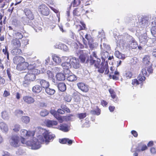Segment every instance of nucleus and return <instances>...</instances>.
Returning <instances> with one entry per match:
<instances>
[{
	"label": "nucleus",
	"instance_id": "f257e3e1",
	"mask_svg": "<svg viewBox=\"0 0 156 156\" xmlns=\"http://www.w3.org/2000/svg\"><path fill=\"white\" fill-rule=\"evenodd\" d=\"M45 143V140L42 135L37 136V138H34L31 140L28 141L26 144L32 149H37L41 147V144Z\"/></svg>",
	"mask_w": 156,
	"mask_h": 156
},
{
	"label": "nucleus",
	"instance_id": "f03ea898",
	"mask_svg": "<svg viewBox=\"0 0 156 156\" xmlns=\"http://www.w3.org/2000/svg\"><path fill=\"white\" fill-rule=\"evenodd\" d=\"M36 132L39 134H43V137L45 140V143L46 144H48L49 142L52 141L55 136L54 135L41 127L37 128L36 129Z\"/></svg>",
	"mask_w": 156,
	"mask_h": 156
},
{
	"label": "nucleus",
	"instance_id": "7ed1b4c3",
	"mask_svg": "<svg viewBox=\"0 0 156 156\" xmlns=\"http://www.w3.org/2000/svg\"><path fill=\"white\" fill-rule=\"evenodd\" d=\"M71 58V57L66 56H63L62 57V60L63 62L62 64V66L64 69V72L66 76V75L70 72L69 69L71 67L70 63Z\"/></svg>",
	"mask_w": 156,
	"mask_h": 156
},
{
	"label": "nucleus",
	"instance_id": "20e7f679",
	"mask_svg": "<svg viewBox=\"0 0 156 156\" xmlns=\"http://www.w3.org/2000/svg\"><path fill=\"white\" fill-rule=\"evenodd\" d=\"M40 71L36 69H29L27 74L25 76V79L29 81H33L35 79V75L39 74Z\"/></svg>",
	"mask_w": 156,
	"mask_h": 156
},
{
	"label": "nucleus",
	"instance_id": "39448f33",
	"mask_svg": "<svg viewBox=\"0 0 156 156\" xmlns=\"http://www.w3.org/2000/svg\"><path fill=\"white\" fill-rule=\"evenodd\" d=\"M10 145L13 147H17L20 145L19 137L17 136H12L9 140Z\"/></svg>",
	"mask_w": 156,
	"mask_h": 156
},
{
	"label": "nucleus",
	"instance_id": "423d86ee",
	"mask_svg": "<svg viewBox=\"0 0 156 156\" xmlns=\"http://www.w3.org/2000/svg\"><path fill=\"white\" fill-rule=\"evenodd\" d=\"M35 132L34 131H28L25 129H21L20 131V137H25L27 139L29 137L34 136Z\"/></svg>",
	"mask_w": 156,
	"mask_h": 156
},
{
	"label": "nucleus",
	"instance_id": "0eeeda50",
	"mask_svg": "<svg viewBox=\"0 0 156 156\" xmlns=\"http://www.w3.org/2000/svg\"><path fill=\"white\" fill-rule=\"evenodd\" d=\"M153 69L152 68L151 65L149 66H145L141 70L142 75L144 76H148L150 73H152Z\"/></svg>",
	"mask_w": 156,
	"mask_h": 156
},
{
	"label": "nucleus",
	"instance_id": "6e6552de",
	"mask_svg": "<svg viewBox=\"0 0 156 156\" xmlns=\"http://www.w3.org/2000/svg\"><path fill=\"white\" fill-rule=\"evenodd\" d=\"M39 10L43 15L48 16L49 14L48 8L45 5L42 4L39 6Z\"/></svg>",
	"mask_w": 156,
	"mask_h": 156
},
{
	"label": "nucleus",
	"instance_id": "1a4fd4ad",
	"mask_svg": "<svg viewBox=\"0 0 156 156\" xmlns=\"http://www.w3.org/2000/svg\"><path fill=\"white\" fill-rule=\"evenodd\" d=\"M90 63L91 65L94 64V66L98 68L101 67V66L102 65V63L100 65V63L101 62V60L100 59L97 58V60H95L92 57V56L91 55L90 57Z\"/></svg>",
	"mask_w": 156,
	"mask_h": 156
},
{
	"label": "nucleus",
	"instance_id": "9d476101",
	"mask_svg": "<svg viewBox=\"0 0 156 156\" xmlns=\"http://www.w3.org/2000/svg\"><path fill=\"white\" fill-rule=\"evenodd\" d=\"M69 57H71L70 63L71 66H72L74 68L76 69L78 68L80 66V64L78 59L71 56H69Z\"/></svg>",
	"mask_w": 156,
	"mask_h": 156
},
{
	"label": "nucleus",
	"instance_id": "9b49d317",
	"mask_svg": "<svg viewBox=\"0 0 156 156\" xmlns=\"http://www.w3.org/2000/svg\"><path fill=\"white\" fill-rule=\"evenodd\" d=\"M105 39L104 37L103 39H101V44L100 45L101 51H108L110 50V47L108 45L105 43Z\"/></svg>",
	"mask_w": 156,
	"mask_h": 156
},
{
	"label": "nucleus",
	"instance_id": "f8f14e48",
	"mask_svg": "<svg viewBox=\"0 0 156 156\" xmlns=\"http://www.w3.org/2000/svg\"><path fill=\"white\" fill-rule=\"evenodd\" d=\"M30 65L27 62H24L20 64H18L16 66V69L19 71L25 70L27 69H29Z\"/></svg>",
	"mask_w": 156,
	"mask_h": 156
},
{
	"label": "nucleus",
	"instance_id": "ddd939ff",
	"mask_svg": "<svg viewBox=\"0 0 156 156\" xmlns=\"http://www.w3.org/2000/svg\"><path fill=\"white\" fill-rule=\"evenodd\" d=\"M105 63V62L104 63L102 62V65L101 66V67L98 69V72L101 73H103L105 70V74H108L109 72L108 64V63H106L104 65Z\"/></svg>",
	"mask_w": 156,
	"mask_h": 156
},
{
	"label": "nucleus",
	"instance_id": "4468645a",
	"mask_svg": "<svg viewBox=\"0 0 156 156\" xmlns=\"http://www.w3.org/2000/svg\"><path fill=\"white\" fill-rule=\"evenodd\" d=\"M11 44L13 48H19L21 45L20 41L16 39H13L11 40Z\"/></svg>",
	"mask_w": 156,
	"mask_h": 156
},
{
	"label": "nucleus",
	"instance_id": "2eb2a0df",
	"mask_svg": "<svg viewBox=\"0 0 156 156\" xmlns=\"http://www.w3.org/2000/svg\"><path fill=\"white\" fill-rule=\"evenodd\" d=\"M77 85L78 88L83 92H86L88 90V86L83 83H78Z\"/></svg>",
	"mask_w": 156,
	"mask_h": 156
},
{
	"label": "nucleus",
	"instance_id": "dca6fc26",
	"mask_svg": "<svg viewBox=\"0 0 156 156\" xmlns=\"http://www.w3.org/2000/svg\"><path fill=\"white\" fill-rule=\"evenodd\" d=\"M148 18L147 17L142 18L139 23V24L140 27L143 28L147 27L148 24Z\"/></svg>",
	"mask_w": 156,
	"mask_h": 156
},
{
	"label": "nucleus",
	"instance_id": "f3484780",
	"mask_svg": "<svg viewBox=\"0 0 156 156\" xmlns=\"http://www.w3.org/2000/svg\"><path fill=\"white\" fill-rule=\"evenodd\" d=\"M139 39L141 45L142 46H144L147 44L148 41L147 37L145 34L140 36L139 37Z\"/></svg>",
	"mask_w": 156,
	"mask_h": 156
},
{
	"label": "nucleus",
	"instance_id": "a211bd4d",
	"mask_svg": "<svg viewBox=\"0 0 156 156\" xmlns=\"http://www.w3.org/2000/svg\"><path fill=\"white\" fill-rule=\"evenodd\" d=\"M0 129L2 132L5 133H7L9 130L8 126L3 122H0Z\"/></svg>",
	"mask_w": 156,
	"mask_h": 156
},
{
	"label": "nucleus",
	"instance_id": "6ab92c4d",
	"mask_svg": "<svg viewBox=\"0 0 156 156\" xmlns=\"http://www.w3.org/2000/svg\"><path fill=\"white\" fill-rule=\"evenodd\" d=\"M25 61L24 59L21 56H16L13 58V62L14 64L18 65V64H20Z\"/></svg>",
	"mask_w": 156,
	"mask_h": 156
},
{
	"label": "nucleus",
	"instance_id": "aec40b11",
	"mask_svg": "<svg viewBox=\"0 0 156 156\" xmlns=\"http://www.w3.org/2000/svg\"><path fill=\"white\" fill-rule=\"evenodd\" d=\"M23 99L25 102L28 104L33 103L35 101V100L34 98L29 96H24Z\"/></svg>",
	"mask_w": 156,
	"mask_h": 156
},
{
	"label": "nucleus",
	"instance_id": "412c9836",
	"mask_svg": "<svg viewBox=\"0 0 156 156\" xmlns=\"http://www.w3.org/2000/svg\"><path fill=\"white\" fill-rule=\"evenodd\" d=\"M137 47L136 42L134 40L130 41L128 44H127L126 47H128L130 49H135Z\"/></svg>",
	"mask_w": 156,
	"mask_h": 156
},
{
	"label": "nucleus",
	"instance_id": "4be33fe9",
	"mask_svg": "<svg viewBox=\"0 0 156 156\" xmlns=\"http://www.w3.org/2000/svg\"><path fill=\"white\" fill-rule=\"evenodd\" d=\"M79 55V58L82 62H83L85 61V59L87 58V55L83 52V50L80 51L79 53L78 54Z\"/></svg>",
	"mask_w": 156,
	"mask_h": 156
},
{
	"label": "nucleus",
	"instance_id": "5701e85b",
	"mask_svg": "<svg viewBox=\"0 0 156 156\" xmlns=\"http://www.w3.org/2000/svg\"><path fill=\"white\" fill-rule=\"evenodd\" d=\"M1 115L2 119L5 120H7L10 117V113L9 111L4 110L2 112Z\"/></svg>",
	"mask_w": 156,
	"mask_h": 156
},
{
	"label": "nucleus",
	"instance_id": "b1692460",
	"mask_svg": "<svg viewBox=\"0 0 156 156\" xmlns=\"http://www.w3.org/2000/svg\"><path fill=\"white\" fill-rule=\"evenodd\" d=\"M24 12L27 17L30 20H32L34 18V16L31 11L28 9H24Z\"/></svg>",
	"mask_w": 156,
	"mask_h": 156
},
{
	"label": "nucleus",
	"instance_id": "393cba45",
	"mask_svg": "<svg viewBox=\"0 0 156 156\" xmlns=\"http://www.w3.org/2000/svg\"><path fill=\"white\" fill-rule=\"evenodd\" d=\"M52 59L56 65H59L61 63V59L57 55L54 54L52 55Z\"/></svg>",
	"mask_w": 156,
	"mask_h": 156
},
{
	"label": "nucleus",
	"instance_id": "a878e982",
	"mask_svg": "<svg viewBox=\"0 0 156 156\" xmlns=\"http://www.w3.org/2000/svg\"><path fill=\"white\" fill-rule=\"evenodd\" d=\"M69 127L66 124H62L58 127V129L64 132H67L69 130Z\"/></svg>",
	"mask_w": 156,
	"mask_h": 156
},
{
	"label": "nucleus",
	"instance_id": "bb28decb",
	"mask_svg": "<svg viewBox=\"0 0 156 156\" xmlns=\"http://www.w3.org/2000/svg\"><path fill=\"white\" fill-rule=\"evenodd\" d=\"M117 46H119L121 48H124V47H126L127 44L123 40H118L117 41Z\"/></svg>",
	"mask_w": 156,
	"mask_h": 156
},
{
	"label": "nucleus",
	"instance_id": "cd10ccee",
	"mask_svg": "<svg viewBox=\"0 0 156 156\" xmlns=\"http://www.w3.org/2000/svg\"><path fill=\"white\" fill-rule=\"evenodd\" d=\"M41 64L40 61L38 60L34 62V63L30 65L29 68L30 69H35V68L41 66Z\"/></svg>",
	"mask_w": 156,
	"mask_h": 156
},
{
	"label": "nucleus",
	"instance_id": "c85d7f7f",
	"mask_svg": "<svg viewBox=\"0 0 156 156\" xmlns=\"http://www.w3.org/2000/svg\"><path fill=\"white\" fill-rule=\"evenodd\" d=\"M40 82L41 87L45 89L49 86L50 85L49 82L44 80H40Z\"/></svg>",
	"mask_w": 156,
	"mask_h": 156
},
{
	"label": "nucleus",
	"instance_id": "c756f323",
	"mask_svg": "<svg viewBox=\"0 0 156 156\" xmlns=\"http://www.w3.org/2000/svg\"><path fill=\"white\" fill-rule=\"evenodd\" d=\"M115 55L117 58L122 60L126 58V56L125 54H122L117 50L115 51Z\"/></svg>",
	"mask_w": 156,
	"mask_h": 156
},
{
	"label": "nucleus",
	"instance_id": "7c9ffc66",
	"mask_svg": "<svg viewBox=\"0 0 156 156\" xmlns=\"http://www.w3.org/2000/svg\"><path fill=\"white\" fill-rule=\"evenodd\" d=\"M30 120V118L28 116H23L20 118V120L23 123L27 124L29 122Z\"/></svg>",
	"mask_w": 156,
	"mask_h": 156
},
{
	"label": "nucleus",
	"instance_id": "2f4dec72",
	"mask_svg": "<svg viewBox=\"0 0 156 156\" xmlns=\"http://www.w3.org/2000/svg\"><path fill=\"white\" fill-rule=\"evenodd\" d=\"M42 88L39 85H36L32 88V91L35 93H39L41 91Z\"/></svg>",
	"mask_w": 156,
	"mask_h": 156
},
{
	"label": "nucleus",
	"instance_id": "473e14b6",
	"mask_svg": "<svg viewBox=\"0 0 156 156\" xmlns=\"http://www.w3.org/2000/svg\"><path fill=\"white\" fill-rule=\"evenodd\" d=\"M65 76L64 73H59L56 75L57 79L59 81H63L65 79Z\"/></svg>",
	"mask_w": 156,
	"mask_h": 156
},
{
	"label": "nucleus",
	"instance_id": "72a5a7b5",
	"mask_svg": "<svg viewBox=\"0 0 156 156\" xmlns=\"http://www.w3.org/2000/svg\"><path fill=\"white\" fill-rule=\"evenodd\" d=\"M150 57L148 56H145L143 58V62L145 66H149L151 63L150 62Z\"/></svg>",
	"mask_w": 156,
	"mask_h": 156
},
{
	"label": "nucleus",
	"instance_id": "f704fd0d",
	"mask_svg": "<svg viewBox=\"0 0 156 156\" xmlns=\"http://www.w3.org/2000/svg\"><path fill=\"white\" fill-rule=\"evenodd\" d=\"M58 86V89L61 91H64L66 89V86L64 83H59Z\"/></svg>",
	"mask_w": 156,
	"mask_h": 156
},
{
	"label": "nucleus",
	"instance_id": "c9c22d12",
	"mask_svg": "<svg viewBox=\"0 0 156 156\" xmlns=\"http://www.w3.org/2000/svg\"><path fill=\"white\" fill-rule=\"evenodd\" d=\"M45 92L48 95H52L55 93V91L54 89L48 87L45 88Z\"/></svg>",
	"mask_w": 156,
	"mask_h": 156
},
{
	"label": "nucleus",
	"instance_id": "e433bc0d",
	"mask_svg": "<svg viewBox=\"0 0 156 156\" xmlns=\"http://www.w3.org/2000/svg\"><path fill=\"white\" fill-rule=\"evenodd\" d=\"M101 55L102 60L104 61L108 56V51H101Z\"/></svg>",
	"mask_w": 156,
	"mask_h": 156
},
{
	"label": "nucleus",
	"instance_id": "4c0bfd02",
	"mask_svg": "<svg viewBox=\"0 0 156 156\" xmlns=\"http://www.w3.org/2000/svg\"><path fill=\"white\" fill-rule=\"evenodd\" d=\"M11 52L13 55H21L22 52L21 50L19 48H13Z\"/></svg>",
	"mask_w": 156,
	"mask_h": 156
},
{
	"label": "nucleus",
	"instance_id": "58836bf2",
	"mask_svg": "<svg viewBox=\"0 0 156 156\" xmlns=\"http://www.w3.org/2000/svg\"><path fill=\"white\" fill-rule=\"evenodd\" d=\"M69 73L67 74L69 75ZM77 79V77L72 73H71V75H70L69 76L68 75L67 76V79L69 81L72 82L76 80Z\"/></svg>",
	"mask_w": 156,
	"mask_h": 156
},
{
	"label": "nucleus",
	"instance_id": "ea45409f",
	"mask_svg": "<svg viewBox=\"0 0 156 156\" xmlns=\"http://www.w3.org/2000/svg\"><path fill=\"white\" fill-rule=\"evenodd\" d=\"M57 122L55 121L48 120L47 122L46 125L48 127H52L53 126L56 125Z\"/></svg>",
	"mask_w": 156,
	"mask_h": 156
},
{
	"label": "nucleus",
	"instance_id": "a19ab883",
	"mask_svg": "<svg viewBox=\"0 0 156 156\" xmlns=\"http://www.w3.org/2000/svg\"><path fill=\"white\" fill-rule=\"evenodd\" d=\"M32 27L34 28L36 32H38L39 30H40L42 29L41 27L40 26V25L37 23H34V24Z\"/></svg>",
	"mask_w": 156,
	"mask_h": 156
},
{
	"label": "nucleus",
	"instance_id": "79ce46f5",
	"mask_svg": "<svg viewBox=\"0 0 156 156\" xmlns=\"http://www.w3.org/2000/svg\"><path fill=\"white\" fill-rule=\"evenodd\" d=\"M81 9L79 8L75 9L73 11V14L74 16H80L81 14Z\"/></svg>",
	"mask_w": 156,
	"mask_h": 156
},
{
	"label": "nucleus",
	"instance_id": "37998d69",
	"mask_svg": "<svg viewBox=\"0 0 156 156\" xmlns=\"http://www.w3.org/2000/svg\"><path fill=\"white\" fill-rule=\"evenodd\" d=\"M14 36L16 37L15 39L18 40L21 39L23 37V35L21 33L17 32L15 33Z\"/></svg>",
	"mask_w": 156,
	"mask_h": 156
},
{
	"label": "nucleus",
	"instance_id": "c03bdc74",
	"mask_svg": "<svg viewBox=\"0 0 156 156\" xmlns=\"http://www.w3.org/2000/svg\"><path fill=\"white\" fill-rule=\"evenodd\" d=\"M100 110L99 108H97L95 110L91 111L90 113L92 115H98L100 114Z\"/></svg>",
	"mask_w": 156,
	"mask_h": 156
},
{
	"label": "nucleus",
	"instance_id": "a18cd8bd",
	"mask_svg": "<svg viewBox=\"0 0 156 156\" xmlns=\"http://www.w3.org/2000/svg\"><path fill=\"white\" fill-rule=\"evenodd\" d=\"M49 113V112L45 109H43L40 112V115L43 117L47 115Z\"/></svg>",
	"mask_w": 156,
	"mask_h": 156
},
{
	"label": "nucleus",
	"instance_id": "49530a36",
	"mask_svg": "<svg viewBox=\"0 0 156 156\" xmlns=\"http://www.w3.org/2000/svg\"><path fill=\"white\" fill-rule=\"evenodd\" d=\"M124 76L127 79H130L131 78L132 76V74L131 72H127L124 74Z\"/></svg>",
	"mask_w": 156,
	"mask_h": 156
},
{
	"label": "nucleus",
	"instance_id": "de8ad7c7",
	"mask_svg": "<svg viewBox=\"0 0 156 156\" xmlns=\"http://www.w3.org/2000/svg\"><path fill=\"white\" fill-rule=\"evenodd\" d=\"M85 37L88 41V43L93 42V39L89 34H87Z\"/></svg>",
	"mask_w": 156,
	"mask_h": 156
},
{
	"label": "nucleus",
	"instance_id": "09e8293b",
	"mask_svg": "<svg viewBox=\"0 0 156 156\" xmlns=\"http://www.w3.org/2000/svg\"><path fill=\"white\" fill-rule=\"evenodd\" d=\"M77 116L80 119H82L86 116V113H79L77 114Z\"/></svg>",
	"mask_w": 156,
	"mask_h": 156
},
{
	"label": "nucleus",
	"instance_id": "8fccbe9b",
	"mask_svg": "<svg viewBox=\"0 0 156 156\" xmlns=\"http://www.w3.org/2000/svg\"><path fill=\"white\" fill-rule=\"evenodd\" d=\"M89 45L90 48L91 49H93L96 48L98 46L97 44L96 43H93V42L89 43Z\"/></svg>",
	"mask_w": 156,
	"mask_h": 156
},
{
	"label": "nucleus",
	"instance_id": "3c124183",
	"mask_svg": "<svg viewBox=\"0 0 156 156\" xmlns=\"http://www.w3.org/2000/svg\"><path fill=\"white\" fill-rule=\"evenodd\" d=\"M147 149V147L146 145H142V146L141 149H139L138 148H137L136 150V152H139L140 151H143L146 150Z\"/></svg>",
	"mask_w": 156,
	"mask_h": 156
},
{
	"label": "nucleus",
	"instance_id": "603ef678",
	"mask_svg": "<svg viewBox=\"0 0 156 156\" xmlns=\"http://www.w3.org/2000/svg\"><path fill=\"white\" fill-rule=\"evenodd\" d=\"M80 0H74L73 2L72 3V5L73 7H76L80 5Z\"/></svg>",
	"mask_w": 156,
	"mask_h": 156
},
{
	"label": "nucleus",
	"instance_id": "864d4df0",
	"mask_svg": "<svg viewBox=\"0 0 156 156\" xmlns=\"http://www.w3.org/2000/svg\"><path fill=\"white\" fill-rule=\"evenodd\" d=\"M151 32L152 35L156 37V27H153L151 29Z\"/></svg>",
	"mask_w": 156,
	"mask_h": 156
},
{
	"label": "nucleus",
	"instance_id": "5fc2aeb1",
	"mask_svg": "<svg viewBox=\"0 0 156 156\" xmlns=\"http://www.w3.org/2000/svg\"><path fill=\"white\" fill-rule=\"evenodd\" d=\"M47 74L48 75V78L49 79H51L54 77L53 74L49 70H48L47 72Z\"/></svg>",
	"mask_w": 156,
	"mask_h": 156
},
{
	"label": "nucleus",
	"instance_id": "6e6d98bb",
	"mask_svg": "<svg viewBox=\"0 0 156 156\" xmlns=\"http://www.w3.org/2000/svg\"><path fill=\"white\" fill-rule=\"evenodd\" d=\"M20 125L18 124H16L14 125L13 130L15 132H17L20 129Z\"/></svg>",
	"mask_w": 156,
	"mask_h": 156
},
{
	"label": "nucleus",
	"instance_id": "4d7b16f0",
	"mask_svg": "<svg viewBox=\"0 0 156 156\" xmlns=\"http://www.w3.org/2000/svg\"><path fill=\"white\" fill-rule=\"evenodd\" d=\"M45 64L46 65H48V64L50 65H53V63L52 62H50V57L48 56L45 60Z\"/></svg>",
	"mask_w": 156,
	"mask_h": 156
},
{
	"label": "nucleus",
	"instance_id": "13d9d810",
	"mask_svg": "<svg viewBox=\"0 0 156 156\" xmlns=\"http://www.w3.org/2000/svg\"><path fill=\"white\" fill-rule=\"evenodd\" d=\"M138 60L137 58L134 57L131 59L130 61V62L132 65L136 64Z\"/></svg>",
	"mask_w": 156,
	"mask_h": 156
},
{
	"label": "nucleus",
	"instance_id": "bf43d9fd",
	"mask_svg": "<svg viewBox=\"0 0 156 156\" xmlns=\"http://www.w3.org/2000/svg\"><path fill=\"white\" fill-rule=\"evenodd\" d=\"M145 76H144L141 74H140L137 77L138 79L140 81H144L145 79Z\"/></svg>",
	"mask_w": 156,
	"mask_h": 156
},
{
	"label": "nucleus",
	"instance_id": "052dcab7",
	"mask_svg": "<svg viewBox=\"0 0 156 156\" xmlns=\"http://www.w3.org/2000/svg\"><path fill=\"white\" fill-rule=\"evenodd\" d=\"M126 22L129 25H132L133 26L134 25L133 21L132 20H131L130 19L128 18V19H126Z\"/></svg>",
	"mask_w": 156,
	"mask_h": 156
},
{
	"label": "nucleus",
	"instance_id": "680f3d73",
	"mask_svg": "<svg viewBox=\"0 0 156 156\" xmlns=\"http://www.w3.org/2000/svg\"><path fill=\"white\" fill-rule=\"evenodd\" d=\"M64 99L65 101L68 102H69L71 101V97L70 95H66L64 97Z\"/></svg>",
	"mask_w": 156,
	"mask_h": 156
},
{
	"label": "nucleus",
	"instance_id": "e2e57ef3",
	"mask_svg": "<svg viewBox=\"0 0 156 156\" xmlns=\"http://www.w3.org/2000/svg\"><path fill=\"white\" fill-rule=\"evenodd\" d=\"M67 138H64L62 139H59V142L62 144H66L67 143Z\"/></svg>",
	"mask_w": 156,
	"mask_h": 156
},
{
	"label": "nucleus",
	"instance_id": "0e129e2a",
	"mask_svg": "<svg viewBox=\"0 0 156 156\" xmlns=\"http://www.w3.org/2000/svg\"><path fill=\"white\" fill-rule=\"evenodd\" d=\"M82 26L80 25L77 26V27L78 28L79 27V30H84L85 28V25L83 23H81Z\"/></svg>",
	"mask_w": 156,
	"mask_h": 156
},
{
	"label": "nucleus",
	"instance_id": "69168bd1",
	"mask_svg": "<svg viewBox=\"0 0 156 156\" xmlns=\"http://www.w3.org/2000/svg\"><path fill=\"white\" fill-rule=\"evenodd\" d=\"M132 84L134 85H136L139 84V83L137 80L134 79L132 80Z\"/></svg>",
	"mask_w": 156,
	"mask_h": 156
},
{
	"label": "nucleus",
	"instance_id": "338daca9",
	"mask_svg": "<svg viewBox=\"0 0 156 156\" xmlns=\"http://www.w3.org/2000/svg\"><path fill=\"white\" fill-rule=\"evenodd\" d=\"M54 116L57 119H58L59 120H62V118L58 114V113L57 112L54 115Z\"/></svg>",
	"mask_w": 156,
	"mask_h": 156
},
{
	"label": "nucleus",
	"instance_id": "774afa93",
	"mask_svg": "<svg viewBox=\"0 0 156 156\" xmlns=\"http://www.w3.org/2000/svg\"><path fill=\"white\" fill-rule=\"evenodd\" d=\"M110 77H111L112 78L115 80H117L119 79V76L116 75H115L112 74H110Z\"/></svg>",
	"mask_w": 156,
	"mask_h": 156
}]
</instances>
